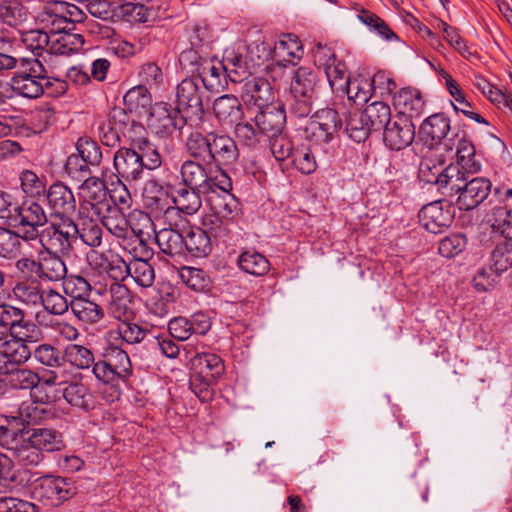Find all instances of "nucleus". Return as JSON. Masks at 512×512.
<instances>
[{
  "mask_svg": "<svg viewBox=\"0 0 512 512\" xmlns=\"http://www.w3.org/2000/svg\"><path fill=\"white\" fill-rule=\"evenodd\" d=\"M36 491L41 498L59 505L73 498L78 493V488L71 478L46 475L40 479Z\"/></svg>",
  "mask_w": 512,
  "mask_h": 512,
  "instance_id": "2eb2a0df",
  "label": "nucleus"
},
{
  "mask_svg": "<svg viewBox=\"0 0 512 512\" xmlns=\"http://www.w3.org/2000/svg\"><path fill=\"white\" fill-rule=\"evenodd\" d=\"M470 172L460 168L459 165L450 164L442 172L436 185L437 191L445 199H450L461 193Z\"/></svg>",
  "mask_w": 512,
  "mask_h": 512,
  "instance_id": "b1692460",
  "label": "nucleus"
},
{
  "mask_svg": "<svg viewBox=\"0 0 512 512\" xmlns=\"http://www.w3.org/2000/svg\"><path fill=\"white\" fill-rule=\"evenodd\" d=\"M63 397L72 407L85 412L93 410L96 406V397L90 387L81 381H71L63 388Z\"/></svg>",
  "mask_w": 512,
  "mask_h": 512,
  "instance_id": "a878e982",
  "label": "nucleus"
},
{
  "mask_svg": "<svg viewBox=\"0 0 512 512\" xmlns=\"http://www.w3.org/2000/svg\"><path fill=\"white\" fill-rule=\"evenodd\" d=\"M457 164L466 172L475 173L480 170V164L475 161V147L471 141L460 139L456 146Z\"/></svg>",
  "mask_w": 512,
  "mask_h": 512,
  "instance_id": "69168bd1",
  "label": "nucleus"
},
{
  "mask_svg": "<svg viewBox=\"0 0 512 512\" xmlns=\"http://www.w3.org/2000/svg\"><path fill=\"white\" fill-rule=\"evenodd\" d=\"M85 14L76 5L66 1L49 0L40 13L41 23L50 32H69L76 23L84 20Z\"/></svg>",
  "mask_w": 512,
  "mask_h": 512,
  "instance_id": "7ed1b4c3",
  "label": "nucleus"
},
{
  "mask_svg": "<svg viewBox=\"0 0 512 512\" xmlns=\"http://www.w3.org/2000/svg\"><path fill=\"white\" fill-rule=\"evenodd\" d=\"M232 188L230 176L228 173H223L221 180H218L217 190L209 194L207 198L214 212V217L233 221L239 216L241 208L239 201L231 193Z\"/></svg>",
  "mask_w": 512,
  "mask_h": 512,
  "instance_id": "0eeeda50",
  "label": "nucleus"
},
{
  "mask_svg": "<svg viewBox=\"0 0 512 512\" xmlns=\"http://www.w3.org/2000/svg\"><path fill=\"white\" fill-rule=\"evenodd\" d=\"M129 276L142 288H149L155 281V269L149 261L133 259L128 263Z\"/></svg>",
  "mask_w": 512,
  "mask_h": 512,
  "instance_id": "4d7b16f0",
  "label": "nucleus"
},
{
  "mask_svg": "<svg viewBox=\"0 0 512 512\" xmlns=\"http://www.w3.org/2000/svg\"><path fill=\"white\" fill-rule=\"evenodd\" d=\"M155 242L161 253L174 258L184 256V235L178 230L169 228H162L159 231H154Z\"/></svg>",
  "mask_w": 512,
  "mask_h": 512,
  "instance_id": "cd10ccee",
  "label": "nucleus"
},
{
  "mask_svg": "<svg viewBox=\"0 0 512 512\" xmlns=\"http://www.w3.org/2000/svg\"><path fill=\"white\" fill-rule=\"evenodd\" d=\"M71 312L77 320L88 325L98 324L105 317L104 308L89 297L72 301Z\"/></svg>",
  "mask_w": 512,
  "mask_h": 512,
  "instance_id": "473e14b6",
  "label": "nucleus"
},
{
  "mask_svg": "<svg viewBox=\"0 0 512 512\" xmlns=\"http://www.w3.org/2000/svg\"><path fill=\"white\" fill-rule=\"evenodd\" d=\"M186 117L167 102H157L150 109L148 127L157 135L168 136L186 125Z\"/></svg>",
  "mask_w": 512,
  "mask_h": 512,
  "instance_id": "423d86ee",
  "label": "nucleus"
},
{
  "mask_svg": "<svg viewBox=\"0 0 512 512\" xmlns=\"http://www.w3.org/2000/svg\"><path fill=\"white\" fill-rule=\"evenodd\" d=\"M42 298L43 301H41L40 305L51 315L62 316L69 309L71 310L72 301H68L65 296L54 289L44 291Z\"/></svg>",
  "mask_w": 512,
  "mask_h": 512,
  "instance_id": "338daca9",
  "label": "nucleus"
},
{
  "mask_svg": "<svg viewBox=\"0 0 512 512\" xmlns=\"http://www.w3.org/2000/svg\"><path fill=\"white\" fill-rule=\"evenodd\" d=\"M184 256L187 254L201 258L212 251V243L208 233L200 227H191L184 236Z\"/></svg>",
  "mask_w": 512,
  "mask_h": 512,
  "instance_id": "c756f323",
  "label": "nucleus"
},
{
  "mask_svg": "<svg viewBox=\"0 0 512 512\" xmlns=\"http://www.w3.org/2000/svg\"><path fill=\"white\" fill-rule=\"evenodd\" d=\"M415 138V125L405 116L395 119L383 131V142L390 150L400 151L410 146Z\"/></svg>",
  "mask_w": 512,
  "mask_h": 512,
  "instance_id": "dca6fc26",
  "label": "nucleus"
},
{
  "mask_svg": "<svg viewBox=\"0 0 512 512\" xmlns=\"http://www.w3.org/2000/svg\"><path fill=\"white\" fill-rule=\"evenodd\" d=\"M242 91L249 102H253L254 105L260 108L268 104L272 94V87L265 78H248L247 76L244 80Z\"/></svg>",
  "mask_w": 512,
  "mask_h": 512,
  "instance_id": "72a5a7b5",
  "label": "nucleus"
},
{
  "mask_svg": "<svg viewBox=\"0 0 512 512\" xmlns=\"http://www.w3.org/2000/svg\"><path fill=\"white\" fill-rule=\"evenodd\" d=\"M19 417L28 425L40 424L43 421L53 419L55 412L51 408L42 406L37 402H23L19 407Z\"/></svg>",
  "mask_w": 512,
  "mask_h": 512,
  "instance_id": "6e6d98bb",
  "label": "nucleus"
},
{
  "mask_svg": "<svg viewBox=\"0 0 512 512\" xmlns=\"http://www.w3.org/2000/svg\"><path fill=\"white\" fill-rule=\"evenodd\" d=\"M365 119L362 112L358 110L349 112L346 119L345 131L348 137L357 143L365 142L372 132Z\"/></svg>",
  "mask_w": 512,
  "mask_h": 512,
  "instance_id": "5fc2aeb1",
  "label": "nucleus"
},
{
  "mask_svg": "<svg viewBox=\"0 0 512 512\" xmlns=\"http://www.w3.org/2000/svg\"><path fill=\"white\" fill-rule=\"evenodd\" d=\"M222 174L209 172L204 163L195 160L184 161L180 169L183 186L198 192H206L208 195L217 190L218 180H221Z\"/></svg>",
  "mask_w": 512,
  "mask_h": 512,
  "instance_id": "6e6552de",
  "label": "nucleus"
},
{
  "mask_svg": "<svg viewBox=\"0 0 512 512\" xmlns=\"http://www.w3.org/2000/svg\"><path fill=\"white\" fill-rule=\"evenodd\" d=\"M123 101L129 112L140 110L147 112L153 106L151 93L145 85H136L129 89L125 93Z\"/></svg>",
  "mask_w": 512,
  "mask_h": 512,
  "instance_id": "3c124183",
  "label": "nucleus"
},
{
  "mask_svg": "<svg viewBox=\"0 0 512 512\" xmlns=\"http://www.w3.org/2000/svg\"><path fill=\"white\" fill-rule=\"evenodd\" d=\"M202 195L208 197L206 192H198L189 187H182L176 191L173 203L178 210L186 215H193L199 211L202 206Z\"/></svg>",
  "mask_w": 512,
  "mask_h": 512,
  "instance_id": "a18cd8bd",
  "label": "nucleus"
},
{
  "mask_svg": "<svg viewBox=\"0 0 512 512\" xmlns=\"http://www.w3.org/2000/svg\"><path fill=\"white\" fill-rule=\"evenodd\" d=\"M512 268V238L497 243L490 254V269L500 275Z\"/></svg>",
  "mask_w": 512,
  "mask_h": 512,
  "instance_id": "49530a36",
  "label": "nucleus"
},
{
  "mask_svg": "<svg viewBox=\"0 0 512 512\" xmlns=\"http://www.w3.org/2000/svg\"><path fill=\"white\" fill-rule=\"evenodd\" d=\"M393 105L397 110V116L419 118L425 110V101L422 93L411 87L400 89L393 97Z\"/></svg>",
  "mask_w": 512,
  "mask_h": 512,
  "instance_id": "4be33fe9",
  "label": "nucleus"
},
{
  "mask_svg": "<svg viewBox=\"0 0 512 512\" xmlns=\"http://www.w3.org/2000/svg\"><path fill=\"white\" fill-rule=\"evenodd\" d=\"M222 67L232 82H243L250 74L243 56L234 52L223 58Z\"/></svg>",
  "mask_w": 512,
  "mask_h": 512,
  "instance_id": "0e129e2a",
  "label": "nucleus"
},
{
  "mask_svg": "<svg viewBox=\"0 0 512 512\" xmlns=\"http://www.w3.org/2000/svg\"><path fill=\"white\" fill-rule=\"evenodd\" d=\"M39 255V279L49 281H59L65 278L67 268L63 256L53 251L40 250Z\"/></svg>",
  "mask_w": 512,
  "mask_h": 512,
  "instance_id": "393cba45",
  "label": "nucleus"
},
{
  "mask_svg": "<svg viewBox=\"0 0 512 512\" xmlns=\"http://www.w3.org/2000/svg\"><path fill=\"white\" fill-rule=\"evenodd\" d=\"M92 373L103 384L117 381L127 383L133 376V366L125 350L110 344L103 349L100 359L93 366Z\"/></svg>",
  "mask_w": 512,
  "mask_h": 512,
  "instance_id": "f257e3e1",
  "label": "nucleus"
},
{
  "mask_svg": "<svg viewBox=\"0 0 512 512\" xmlns=\"http://www.w3.org/2000/svg\"><path fill=\"white\" fill-rule=\"evenodd\" d=\"M275 57L281 59L277 62L278 67H287V64H292L289 58L300 59L303 55V46L299 38L294 34H283L274 45Z\"/></svg>",
  "mask_w": 512,
  "mask_h": 512,
  "instance_id": "c85d7f7f",
  "label": "nucleus"
},
{
  "mask_svg": "<svg viewBox=\"0 0 512 512\" xmlns=\"http://www.w3.org/2000/svg\"><path fill=\"white\" fill-rule=\"evenodd\" d=\"M59 222H50L39 234L42 249L69 255L77 240L78 225L72 218H59Z\"/></svg>",
  "mask_w": 512,
  "mask_h": 512,
  "instance_id": "f03ea898",
  "label": "nucleus"
},
{
  "mask_svg": "<svg viewBox=\"0 0 512 512\" xmlns=\"http://www.w3.org/2000/svg\"><path fill=\"white\" fill-rule=\"evenodd\" d=\"M372 83L370 78L358 76L353 79H349L346 86L344 87V95L352 100L355 104L366 103L371 97Z\"/></svg>",
  "mask_w": 512,
  "mask_h": 512,
  "instance_id": "bf43d9fd",
  "label": "nucleus"
},
{
  "mask_svg": "<svg viewBox=\"0 0 512 512\" xmlns=\"http://www.w3.org/2000/svg\"><path fill=\"white\" fill-rule=\"evenodd\" d=\"M127 214V212L121 211L116 207L108 206L100 221L113 236L119 239H126L130 228Z\"/></svg>",
  "mask_w": 512,
  "mask_h": 512,
  "instance_id": "c9c22d12",
  "label": "nucleus"
},
{
  "mask_svg": "<svg viewBox=\"0 0 512 512\" xmlns=\"http://www.w3.org/2000/svg\"><path fill=\"white\" fill-rule=\"evenodd\" d=\"M26 442L36 447L42 454L58 452L65 448L63 434L54 428H31L21 430Z\"/></svg>",
  "mask_w": 512,
  "mask_h": 512,
  "instance_id": "412c9836",
  "label": "nucleus"
},
{
  "mask_svg": "<svg viewBox=\"0 0 512 512\" xmlns=\"http://www.w3.org/2000/svg\"><path fill=\"white\" fill-rule=\"evenodd\" d=\"M213 113L223 127H233L244 117L241 101L232 94H225L213 102Z\"/></svg>",
  "mask_w": 512,
  "mask_h": 512,
  "instance_id": "5701e85b",
  "label": "nucleus"
},
{
  "mask_svg": "<svg viewBox=\"0 0 512 512\" xmlns=\"http://www.w3.org/2000/svg\"><path fill=\"white\" fill-rule=\"evenodd\" d=\"M0 443L11 451L15 460L24 467L38 466L44 454L26 442V435L21 430L0 426Z\"/></svg>",
  "mask_w": 512,
  "mask_h": 512,
  "instance_id": "20e7f679",
  "label": "nucleus"
},
{
  "mask_svg": "<svg viewBox=\"0 0 512 512\" xmlns=\"http://www.w3.org/2000/svg\"><path fill=\"white\" fill-rule=\"evenodd\" d=\"M177 109L186 114V118L201 119L204 115L203 91L195 76L183 79L176 90Z\"/></svg>",
  "mask_w": 512,
  "mask_h": 512,
  "instance_id": "1a4fd4ad",
  "label": "nucleus"
},
{
  "mask_svg": "<svg viewBox=\"0 0 512 512\" xmlns=\"http://www.w3.org/2000/svg\"><path fill=\"white\" fill-rule=\"evenodd\" d=\"M135 147H120L113 156L114 175L119 182L134 184L144 176V162Z\"/></svg>",
  "mask_w": 512,
  "mask_h": 512,
  "instance_id": "9b49d317",
  "label": "nucleus"
},
{
  "mask_svg": "<svg viewBox=\"0 0 512 512\" xmlns=\"http://www.w3.org/2000/svg\"><path fill=\"white\" fill-rule=\"evenodd\" d=\"M80 189L82 191L83 199L92 202H109L108 200V189L104 180L99 177H88L86 178Z\"/></svg>",
  "mask_w": 512,
  "mask_h": 512,
  "instance_id": "e2e57ef3",
  "label": "nucleus"
},
{
  "mask_svg": "<svg viewBox=\"0 0 512 512\" xmlns=\"http://www.w3.org/2000/svg\"><path fill=\"white\" fill-rule=\"evenodd\" d=\"M420 224L430 233H442L451 226L454 220V210L451 201L444 199L433 201L423 206L419 213Z\"/></svg>",
  "mask_w": 512,
  "mask_h": 512,
  "instance_id": "f8f14e48",
  "label": "nucleus"
},
{
  "mask_svg": "<svg viewBox=\"0 0 512 512\" xmlns=\"http://www.w3.org/2000/svg\"><path fill=\"white\" fill-rule=\"evenodd\" d=\"M192 371L203 374L212 380L218 381L225 371L222 358L215 353H198L192 360Z\"/></svg>",
  "mask_w": 512,
  "mask_h": 512,
  "instance_id": "7c9ffc66",
  "label": "nucleus"
},
{
  "mask_svg": "<svg viewBox=\"0 0 512 512\" xmlns=\"http://www.w3.org/2000/svg\"><path fill=\"white\" fill-rule=\"evenodd\" d=\"M66 360L71 366L80 370L93 369L95 364L94 353L91 349L80 344H68L64 349L63 360Z\"/></svg>",
  "mask_w": 512,
  "mask_h": 512,
  "instance_id": "de8ad7c7",
  "label": "nucleus"
},
{
  "mask_svg": "<svg viewBox=\"0 0 512 512\" xmlns=\"http://www.w3.org/2000/svg\"><path fill=\"white\" fill-rule=\"evenodd\" d=\"M240 151L234 138L218 131H213L209 165L215 167V173H227L239 160Z\"/></svg>",
  "mask_w": 512,
  "mask_h": 512,
  "instance_id": "9d476101",
  "label": "nucleus"
},
{
  "mask_svg": "<svg viewBox=\"0 0 512 512\" xmlns=\"http://www.w3.org/2000/svg\"><path fill=\"white\" fill-rule=\"evenodd\" d=\"M45 76L41 79L29 77L26 75H13L11 78V87L18 95L28 98L36 99L43 95V82Z\"/></svg>",
  "mask_w": 512,
  "mask_h": 512,
  "instance_id": "09e8293b",
  "label": "nucleus"
},
{
  "mask_svg": "<svg viewBox=\"0 0 512 512\" xmlns=\"http://www.w3.org/2000/svg\"><path fill=\"white\" fill-rule=\"evenodd\" d=\"M52 214L59 218H71L76 210V199L72 190L63 182L56 181L46 188L44 197Z\"/></svg>",
  "mask_w": 512,
  "mask_h": 512,
  "instance_id": "f3484780",
  "label": "nucleus"
},
{
  "mask_svg": "<svg viewBox=\"0 0 512 512\" xmlns=\"http://www.w3.org/2000/svg\"><path fill=\"white\" fill-rule=\"evenodd\" d=\"M130 145L135 147L137 154L143 159L144 170L153 171L161 166L162 157L156 146L147 137L140 135L133 139Z\"/></svg>",
  "mask_w": 512,
  "mask_h": 512,
  "instance_id": "79ce46f5",
  "label": "nucleus"
},
{
  "mask_svg": "<svg viewBox=\"0 0 512 512\" xmlns=\"http://www.w3.org/2000/svg\"><path fill=\"white\" fill-rule=\"evenodd\" d=\"M110 309L113 316L122 320V318H126L128 314L131 313L130 305L132 304V296L129 289L124 285L118 282H114L110 286Z\"/></svg>",
  "mask_w": 512,
  "mask_h": 512,
  "instance_id": "4c0bfd02",
  "label": "nucleus"
},
{
  "mask_svg": "<svg viewBox=\"0 0 512 512\" xmlns=\"http://www.w3.org/2000/svg\"><path fill=\"white\" fill-rule=\"evenodd\" d=\"M213 131L207 134L194 131L186 139L185 147L193 160L209 165Z\"/></svg>",
  "mask_w": 512,
  "mask_h": 512,
  "instance_id": "2f4dec72",
  "label": "nucleus"
},
{
  "mask_svg": "<svg viewBox=\"0 0 512 512\" xmlns=\"http://www.w3.org/2000/svg\"><path fill=\"white\" fill-rule=\"evenodd\" d=\"M342 120L333 108H323L316 111L305 129L306 138L316 144L330 143L339 133Z\"/></svg>",
  "mask_w": 512,
  "mask_h": 512,
  "instance_id": "39448f33",
  "label": "nucleus"
},
{
  "mask_svg": "<svg viewBox=\"0 0 512 512\" xmlns=\"http://www.w3.org/2000/svg\"><path fill=\"white\" fill-rule=\"evenodd\" d=\"M9 336L12 340L36 343L43 338V332L34 321L26 319V313L24 312L11 328Z\"/></svg>",
  "mask_w": 512,
  "mask_h": 512,
  "instance_id": "8fccbe9b",
  "label": "nucleus"
},
{
  "mask_svg": "<svg viewBox=\"0 0 512 512\" xmlns=\"http://www.w3.org/2000/svg\"><path fill=\"white\" fill-rule=\"evenodd\" d=\"M5 374L7 385L16 390H31L40 382L39 374L29 368H15Z\"/></svg>",
  "mask_w": 512,
  "mask_h": 512,
  "instance_id": "603ef678",
  "label": "nucleus"
},
{
  "mask_svg": "<svg viewBox=\"0 0 512 512\" xmlns=\"http://www.w3.org/2000/svg\"><path fill=\"white\" fill-rule=\"evenodd\" d=\"M12 292L18 301L28 307H36L43 301L44 291L37 279L17 282Z\"/></svg>",
  "mask_w": 512,
  "mask_h": 512,
  "instance_id": "58836bf2",
  "label": "nucleus"
},
{
  "mask_svg": "<svg viewBox=\"0 0 512 512\" xmlns=\"http://www.w3.org/2000/svg\"><path fill=\"white\" fill-rule=\"evenodd\" d=\"M222 63L217 66L211 60H204L197 73V81L200 80L206 90L218 93L224 88Z\"/></svg>",
  "mask_w": 512,
  "mask_h": 512,
  "instance_id": "a19ab883",
  "label": "nucleus"
},
{
  "mask_svg": "<svg viewBox=\"0 0 512 512\" xmlns=\"http://www.w3.org/2000/svg\"><path fill=\"white\" fill-rule=\"evenodd\" d=\"M143 198L148 208L163 211L167 206L168 191L158 180L151 179L145 184Z\"/></svg>",
  "mask_w": 512,
  "mask_h": 512,
  "instance_id": "13d9d810",
  "label": "nucleus"
},
{
  "mask_svg": "<svg viewBox=\"0 0 512 512\" xmlns=\"http://www.w3.org/2000/svg\"><path fill=\"white\" fill-rule=\"evenodd\" d=\"M107 121L114 129L121 132L122 136L129 140V143L145 131L144 126L133 119L127 109L122 107H113L108 114Z\"/></svg>",
  "mask_w": 512,
  "mask_h": 512,
  "instance_id": "bb28decb",
  "label": "nucleus"
},
{
  "mask_svg": "<svg viewBox=\"0 0 512 512\" xmlns=\"http://www.w3.org/2000/svg\"><path fill=\"white\" fill-rule=\"evenodd\" d=\"M237 263L243 272L257 277L266 275L270 270L269 260L256 251L247 250L242 252Z\"/></svg>",
  "mask_w": 512,
  "mask_h": 512,
  "instance_id": "37998d69",
  "label": "nucleus"
},
{
  "mask_svg": "<svg viewBox=\"0 0 512 512\" xmlns=\"http://www.w3.org/2000/svg\"><path fill=\"white\" fill-rule=\"evenodd\" d=\"M179 277L188 288L195 292L207 293L212 288L211 277L202 268L182 266L179 269Z\"/></svg>",
  "mask_w": 512,
  "mask_h": 512,
  "instance_id": "e433bc0d",
  "label": "nucleus"
},
{
  "mask_svg": "<svg viewBox=\"0 0 512 512\" xmlns=\"http://www.w3.org/2000/svg\"><path fill=\"white\" fill-rule=\"evenodd\" d=\"M30 342L12 340L5 341L6 348L0 351V362L6 360L7 362L15 365H23L32 357V350L29 347Z\"/></svg>",
  "mask_w": 512,
  "mask_h": 512,
  "instance_id": "864d4df0",
  "label": "nucleus"
},
{
  "mask_svg": "<svg viewBox=\"0 0 512 512\" xmlns=\"http://www.w3.org/2000/svg\"><path fill=\"white\" fill-rule=\"evenodd\" d=\"M113 14L129 23H145L148 21L150 11L143 4L126 2L115 6Z\"/></svg>",
  "mask_w": 512,
  "mask_h": 512,
  "instance_id": "052dcab7",
  "label": "nucleus"
},
{
  "mask_svg": "<svg viewBox=\"0 0 512 512\" xmlns=\"http://www.w3.org/2000/svg\"><path fill=\"white\" fill-rule=\"evenodd\" d=\"M255 126L260 129L264 137H274L282 134L286 123V111L281 104H267L260 107L254 117Z\"/></svg>",
  "mask_w": 512,
  "mask_h": 512,
  "instance_id": "6ab92c4d",
  "label": "nucleus"
},
{
  "mask_svg": "<svg viewBox=\"0 0 512 512\" xmlns=\"http://www.w3.org/2000/svg\"><path fill=\"white\" fill-rule=\"evenodd\" d=\"M318 83V74L311 68L300 66L293 70L290 93H304L316 96V85Z\"/></svg>",
  "mask_w": 512,
  "mask_h": 512,
  "instance_id": "f704fd0d",
  "label": "nucleus"
},
{
  "mask_svg": "<svg viewBox=\"0 0 512 512\" xmlns=\"http://www.w3.org/2000/svg\"><path fill=\"white\" fill-rule=\"evenodd\" d=\"M315 62L323 67L333 93L344 96L349 74L345 63L338 60L330 48L319 46L315 53Z\"/></svg>",
  "mask_w": 512,
  "mask_h": 512,
  "instance_id": "ddd939ff",
  "label": "nucleus"
},
{
  "mask_svg": "<svg viewBox=\"0 0 512 512\" xmlns=\"http://www.w3.org/2000/svg\"><path fill=\"white\" fill-rule=\"evenodd\" d=\"M117 332L120 338L127 344H139L146 342L150 345L154 335L153 331L147 325H140L131 321H121L117 326Z\"/></svg>",
  "mask_w": 512,
  "mask_h": 512,
  "instance_id": "ea45409f",
  "label": "nucleus"
},
{
  "mask_svg": "<svg viewBox=\"0 0 512 512\" xmlns=\"http://www.w3.org/2000/svg\"><path fill=\"white\" fill-rule=\"evenodd\" d=\"M34 360L46 367L57 368L63 364L60 350L50 343H42L32 351Z\"/></svg>",
  "mask_w": 512,
  "mask_h": 512,
  "instance_id": "774afa93",
  "label": "nucleus"
},
{
  "mask_svg": "<svg viewBox=\"0 0 512 512\" xmlns=\"http://www.w3.org/2000/svg\"><path fill=\"white\" fill-rule=\"evenodd\" d=\"M361 112L372 131L385 129L391 123V109L385 102H372Z\"/></svg>",
  "mask_w": 512,
  "mask_h": 512,
  "instance_id": "c03bdc74",
  "label": "nucleus"
},
{
  "mask_svg": "<svg viewBox=\"0 0 512 512\" xmlns=\"http://www.w3.org/2000/svg\"><path fill=\"white\" fill-rule=\"evenodd\" d=\"M0 19L9 26H18L27 19V8L19 0L0 2Z\"/></svg>",
  "mask_w": 512,
  "mask_h": 512,
  "instance_id": "680f3d73",
  "label": "nucleus"
},
{
  "mask_svg": "<svg viewBox=\"0 0 512 512\" xmlns=\"http://www.w3.org/2000/svg\"><path fill=\"white\" fill-rule=\"evenodd\" d=\"M450 119L443 113H435L427 117L419 127L420 139L430 147L443 144L446 150H451L454 143L448 138Z\"/></svg>",
  "mask_w": 512,
  "mask_h": 512,
  "instance_id": "4468645a",
  "label": "nucleus"
},
{
  "mask_svg": "<svg viewBox=\"0 0 512 512\" xmlns=\"http://www.w3.org/2000/svg\"><path fill=\"white\" fill-rule=\"evenodd\" d=\"M492 183L486 177L468 175L461 193L456 198L460 210L470 211L478 207L491 193Z\"/></svg>",
  "mask_w": 512,
  "mask_h": 512,
  "instance_id": "a211bd4d",
  "label": "nucleus"
},
{
  "mask_svg": "<svg viewBox=\"0 0 512 512\" xmlns=\"http://www.w3.org/2000/svg\"><path fill=\"white\" fill-rule=\"evenodd\" d=\"M40 198H26L21 205L16 203L11 225L43 227L47 224V214L38 202Z\"/></svg>",
  "mask_w": 512,
  "mask_h": 512,
  "instance_id": "aec40b11",
  "label": "nucleus"
}]
</instances>
